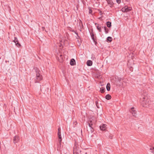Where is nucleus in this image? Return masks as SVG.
Listing matches in <instances>:
<instances>
[{"label": "nucleus", "mask_w": 154, "mask_h": 154, "mask_svg": "<svg viewBox=\"0 0 154 154\" xmlns=\"http://www.w3.org/2000/svg\"><path fill=\"white\" fill-rule=\"evenodd\" d=\"M130 112L132 114L133 116H135V115L136 114V112L135 110H134V107L131 108V109L130 110Z\"/></svg>", "instance_id": "obj_10"}, {"label": "nucleus", "mask_w": 154, "mask_h": 154, "mask_svg": "<svg viewBox=\"0 0 154 154\" xmlns=\"http://www.w3.org/2000/svg\"><path fill=\"white\" fill-rule=\"evenodd\" d=\"M90 34H91V36L92 39L93 40V41L94 42L95 44H96V43H97V42H96L97 39L96 38H94V35L93 33L92 32L91 33H90Z\"/></svg>", "instance_id": "obj_11"}, {"label": "nucleus", "mask_w": 154, "mask_h": 154, "mask_svg": "<svg viewBox=\"0 0 154 154\" xmlns=\"http://www.w3.org/2000/svg\"><path fill=\"white\" fill-rule=\"evenodd\" d=\"M112 40V38L110 36L108 37L107 38V42H111Z\"/></svg>", "instance_id": "obj_21"}, {"label": "nucleus", "mask_w": 154, "mask_h": 154, "mask_svg": "<svg viewBox=\"0 0 154 154\" xmlns=\"http://www.w3.org/2000/svg\"><path fill=\"white\" fill-rule=\"evenodd\" d=\"M107 3L110 5V7H112L113 6L114 3L111 0H107Z\"/></svg>", "instance_id": "obj_14"}, {"label": "nucleus", "mask_w": 154, "mask_h": 154, "mask_svg": "<svg viewBox=\"0 0 154 154\" xmlns=\"http://www.w3.org/2000/svg\"><path fill=\"white\" fill-rule=\"evenodd\" d=\"M75 63V60L74 59H72L70 60V63L71 66L74 65Z\"/></svg>", "instance_id": "obj_16"}, {"label": "nucleus", "mask_w": 154, "mask_h": 154, "mask_svg": "<svg viewBox=\"0 0 154 154\" xmlns=\"http://www.w3.org/2000/svg\"><path fill=\"white\" fill-rule=\"evenodd\" d=\"M94 123V122L91 120L88 122V125L89 127V128L90 129V131H91V132H93V129L92 127Z\"/></svg>", "instance_id": "obj_5"}, {"label": "nucleus", "mask_w": 154, "mask_h": 154, "mask_svg": "<svg viewBox=\"0 0 154 154\" xmlns=\"http://www.w3.org/2000/svg\"><path fill=\"white\" fill-rule=\"evenodd\" d=\"M111 98V96L109 94L106 95L105 96V98L107 100H109Z\"/></svg>", "instance_id": "obj_18"}, {"label": "nucleus", "mask_w": 154, "mask_h": 154, "mask_svg": "<svg viewBox=\"0 0 154 154\" xmlns=\"http://www.w3.org/2000/svg\"><path fill=\"white\" fill-rule=\"evenodd\" d=\"M62 140V139H59L58 142L57 143V149L58 151H60L61 150V145Z\"/></svg>", "instance_id": "obj_7"}, {"label": "nucleus", "mask_w": 154, "mask_h": 154, "mask_svg": "<svg viewBox=\"0 0 154 154\" xmlns=\"http://www.w3.org/2000/svg\"><path fill=\"white\" fill-rule=\"evenodd\" d=\"M72 32H75V33L77 35H78V34L77 33H76V32H75L74 30L72 31Z\"/></svg>", "instance_id": "obj_29"}, {"label": "nucleus", "mask_w": 154, "mask_h": 154, "mask_svg": "<svg viewBox=\"0 0 154 154\" xmlns=\"http://www.w3.org/2000/svg\"><path fill=\"white\" fill-rule=\"evenodd\" d=\"M82 150V151H83L82 153H84V154H87V153L85 150L82 149V150Z\"/></svg>", "instance_id": "obj_25"}, {"label": "nucleus", "mask_w": 154, "mask_h": 154, "mask_svg": "<svg viewBox=\"0 0 154 154\" xmlns=\"http://www.w3.org/2000/svg\"><path fill=\"white\" fill-rule=\"evenodd\" d=\"M116 79V84L117 85H121V83H120V81H121V78L117 76L115 77Z\"/></svg>", "instance_id": "obj_6"}, {"label": "nucleus", "mask_w": 154, "mask_h": 154, "mask_svg": "<svg viewBox=\"0 0 154 154\" xmlns=\"http://www.w3.org/2000/svg\"><path fill=\"white\" fill-rule=\"evenodd\" d=\"M116 2L118 4H119L121 2V0H116Z\"/></svg>", "instance_id": "obj_27"}, {"label": "nucleus", "mask_w": 154, "mask_h": 154, "mask_svg": "<svg viewBox=\"0 0 154 154\" xmlns=\"http://www.w3.org/2000/svg\"><path fill=\"white\" fill-rule=\"evenodd\" d=\"M89 14H91L92 12V11L91 9V8H89Z\"/></svg>", "instance_id": "obj_26"}, {"label": "nucleus", "mask_w": 154, "mask_h": 154, "mask_svg": "<svg viewBox=\"0 0 154 154\" xmlns=\"http://www.w3.org/2000/svg\"><path fill=\"white\" fill-rule=\"evenodd\" d=\"M106 88L107 90L108 91H110V84L109 83H107V84L106 85Z\"/></svg>", "instance_id": "obj_19"}, {"label": "nucleus", "mask_w": 154, "mask_h": 154, "mask_svg": "<svg viewBox=\"0 0 154 154\" xmlns=\"http://www.w3.org/2000/svg\"><path fill=\"white\" fill-rule=\"evenodd\" d=\"M14 42L15 43V45L18 47H20L21 46V45L19 43L16 37H14Z\"/></svg>", "instance_id": "obj_9"}, {"label": "nucleus", "mask_w": 154, "mask_h": 154, "mask_svg": "<svg viewBox=\"0 0 154 154\" xmlns=\"http://www.w3.org/2000/svg\"><path fill=\"white\" fill-rule=\"evenodd\" d=\"M36 73V79L35 80V83H38L39 82L42 80V75L40 74V71L37 68H34Z\"/></svg>", "instance_id": "obj_1"}, {"label": "nucleus", "mask_w": 154, "mask_h": 154, "mask_svg": "<svg viewBox=\"0 0 154 154\" xmlns=\"http://www.w3.org/2000/svg\"><path fill=\"white\" fill-rule=\"evenodd\" d=\"M131 9L132 8L131 7H128V6H126L122 8V10L123 12H127L131 11Z\"/></svg>", "instance_id": "obj_4"}, {"label": "nucleus", "mask_w": 154, "mask_h": 154, "mask_svg": "<svg viewBox=\"0 0 154 154\" xmlns=\"http://www.w3.org/2000/svg\"><path fill=\"white\" fill-rule=\"evenodd\" d=\"M106 25L107 27L110 28L111 26V23L109 21H108L106 23Z\"/></svg>", "instance_id": "obj_20"}, {"label": "nucleus", "mask_w": 154, "mask_h": 154, "mask_svg": "<svg viewBox=\"0 0 154 154\" xmlns=\"http://www.w3.org/2000/svg\"><path fill=\"white\" fill-rule=\"evenodd\" d=\"M100 91L102 93H104L105 91V88L103 87H102L100 88Z\"/></svg>", "instance_id": "obj_22"}, {"label": "nucleus", "mask_w": 154, "mask_h": 154, "mask_svg": "<svg viewBox=\"0 0 154 154\" xmlns=\"http://www.w3.org/2000/svg\"><path fill=\"white\" fill-rule=\"evenodd\" d=\"M20 140V137L18 136H15L13 139V142L14 143H17Z\"/></svg>", "instance_id": "obj_8"}, {"label": "nucleus", "mask_w": 154, "mask_h": 154, "mask_svg": "<svg viewBox=\"0 0 154 154\" xmlns=\"http://www.w3.org/2000/svg\"><path fill=\"white\" fill-rule=\"evenodd\" d=\"M97 24V30L99 31V32H101V26L96 23H95V25H96Z\"/></svg>", "instance_id": "obj_15"}, {"label": "nucleus", "mask_w": 154, "mask_h": 154, "mask_svg": "<svg viewBox=\"0 0 154 154\" xmlns=\"http://www.w3.org/2000/svg\"><path fill=\"white\" fill-rule=\"evenodd\" d=\"M98 11L99 12V13H100V15H102V14H103V13H102V11H100V10H98Z\"/></svg>", "instance_id": "obj_28"}, {"label": "nucleus", "mask_w": 154, "mask_h": 154, "mask_svg": "<svg viewBox=\"0 0 154 154\" xmlns=\"http://www.w3.org/2000/svg\"><path fill=\"white\" fill-rule=\"evenodd\" d=\"M107 1V0H106Z\"/></svg>", "instance_id": "obj_33"}, {"label": "nucleus", "mask_w": 154, "mask_h": 154, "mask_svg": "<svg viewBox=\"0 0 154 154\" xmlns=\"http://www.w3.org/2000/svg\"><path fill=\"white\" fill-rule=\"evenodd\" d=\"M87 64L88 66H91L92 65V62L91 60H88L87 62Z\"/></svg>", "instance_id": "obj_17"}, {"label": "nucleus", "mask_w": 154, "mask_h": 154, "mask_svg": "<svg viewBox=\"0 0 154 154\" xmlns=\"http://www.w3.org/2000/svg\"><path fill=\"white\" fill-rule=\"evenodd\" d=\"M104 28L105 30V33L106 34L109 31L108 29L106 26H104Z\"/></svg>", "instance_id": "obj_24"}, {"label": "nucleus", "mask_w": 154, "mask_h": 154, "mask_svg": "<svg viewBox=\"0 0 154 154\" xmlns=\"http://www.w3.org/2000/svg\"><path fill=\"white\" fill-rule=\"evenodd\" d=\"M45 29V27H42V29L43 30H44Z\"/></svg>", "instance_id": "obj_31"}, {"label": "nucleus", "mask_w": 154, "mask_h": 154, "mask_svg": "<svg viewBox=\"0 0 154 154\" xmlns=\"http://www.w3.org/2000/svg\"><path fill=\"white\" fill-rule=\"evenodd\" d=\"M97 103H98L97 102V101H96V105L97 106V107L98 108V106H97Z\"/></svg>", "instance_id": "obj_30"}, {"label": "nucleus", "mask_w": 154, "mask_h": 154, "mask_svg": "<svg viewBox=\"0 0 154 154\" xmlns=\"http://www.w3.org/2000/svg\"><path fill=\"white\" fill-rule=\"evenodd\" d=\"M132 69H133L132 68V67H131V68H130V70L131 71H133Z\"/></svg>", "instance_id": "obj_32"}, {"label": "nucleus", "mask_w": 154, "mask_h": 154, "mask_svg": "<svg viewBox=\"0 0 154 154\" xmlns=\"http://www.w3.org/2000/svg\"><path fill=\"white\" fill-rule=\"evenodd\" d=\"M141 103L143 106H145V105L147 104L148 102H149V100L147 99V96H143L142 98H141L140 100Z\"/></svg>", "instance_id": "obj_3"}, {"label": "nucleus", "mask_w": 154, "mask_h": 154, "mask_svg": "<svg viewBox=\"0 0 154 154\" xmlns=\"http://www.w3.org/2000/svg\"><path fill=\"white\" fill-rule=\"evenodd\" d=\"M74 154H84L82 153L83 151H82L80 149V146L78 143H75V146L73 147Z\"/></svg>", "instance_id": "obj_2"}, {"label": "nucleus", "mask_w": 154, "mask_h": 154, "mask_svg": "<svg viewBox=\"0 0 154 154\" xmlns=\"http://www.w3.org/2000/svg\"><path fill=\"white\" fill-rule=\"evenodd\" d=\"M60 130H61V129H60V128H58V135L59 139H62Z\"/></svg>", "instance_id": "obj_13"}, {"label": "nucleus", "mask_w": 154, "mask_h": 154, "mask_svg": "<svg viewBox=\"0 0 154 154\" xmlns=\"http://www.w3.org/2000/svg\"><path fill=\"white\" fill-rule=\"evenodd\" d=\"M100 129L102 131H105L106 130V125L105 124H103L102 125L100 126Z\"/></svg>", "instance_id": "obj_12"}, {"label": "nucleus", "mask_w": 154, "mask_h": 154, "mask_svg": "<svg viewBox=\"0 0 154 154\" xmlns=\"http://www.w3.org/2000/svg\"><path fill=\"white\" fill-rule=\"evenodd\" d=\"M149 149L151 151V152L154 154V146L151 147Z\"/></svg>", "instance_id": "obj_23"}]
</instances>
